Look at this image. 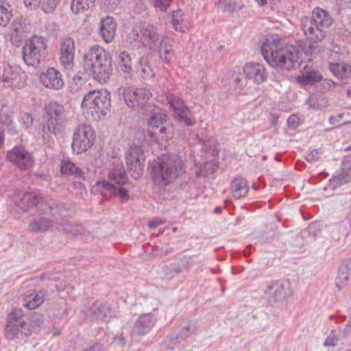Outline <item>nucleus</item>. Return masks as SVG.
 <instances>
[{
  "mask_svg": "<svg viewBox=\"0 0 351 351\" xmlns=\"http://www.w3.org/2000/svg\"><path fill=\"white\" fill-rule=\"evenodd\" d=\"M97 185L98 187H102L105 190L113 193L114 195L119 196L122 199L127 200L129 198L128 191L124 188H117L114 184L106 181L97 182Z\"/></svg>",
  "mask_w": 351,
  "mask_h": 351,
  "instance_id": "34",
  "label": "nucleus"
},
{
  "mask_svg": "<svg viewBox=\"0 0 351 351\" xmlns=\"http://www.w3.org/2000/svg\"><path fill=\"white\" fill-rule=\"evenodd\" d=\"M164 223V221L160 219H156L154 220H151L148 222V226L150 228H154L157 227L158 226Z\"/></svg>",
  "mask_w": 351,
  "mask_h": 351,
  "instance_id": "61",
  "label": "nucleus"
},
{
  "mask_svg": "<svg viewBox=\"0 0 351 351\" xmlns=\"http://www.w3.org/2000/svg\"><path fill=\"white\" fill-rule=\"evenodd\" d=\"M141 158H131L125 157L127 166L130 171L131 176L135 179H138L143 173V165L141 162Z\"/></svg>",
  "mask_w": 351,
  "mask_h": 351,
  "instance_id": "32",
  "label": "nucleus"
},
{
  "mask_svg": "<svg viewBox=\"0 0 351 351\" xmlns=\"http://www.w3.org/2000/svg\"><path fill=\"white\" fill-rule=\"evenodd\" d=\"M104 346L101 343H96L91 346L87 351H104Z\"/></svg>",
  "mask_w": 351,
  "mask_h": 351,
  "instance_id": "62",
  "label": "nucleus"
},
{
  "mask_svg": "<svg viewBox=\"0 0 351 351\" xmlns=\"http://www.w3.org/2000/svg\"><path fill=\"white\" fill-rule=\"evenodd\" d=\"M25 24L21 19L14 21L12 24V33L10 40L13 43H16L25 37Z\"/></svg>",
  "mask_w": 351,
  "mask_h": 351,
  "instance_id": "37",
  "label": "nucleus"
},
{
  "mask_svg": "<svg viewBox=\"0 0 351 351\" xmlns=\"http://www.w3.org/2000/svg\"><path fill=\"white\" fill-rule=\"evenodd\" d=\"M247 79V77H245L244 72L243 71V73L233 75L230 83L234 85L235 88L237 87H243L246 85Z\"/></svg>",
  "mask_w": 351,
  "mask_h": 351,
  "instance_id": "49",
  "label": "nucleus"
},
{
  "mask_svg": "<svg viewBox=\"0 0 351 351\" xmlns=\"http://www.w3.org/2000/svg\"><path fill=\"white\" fill-rule=\"evenodd\" d=\"M342 166V172L334 178V180H338L340 184H346L351 180V167L350 163L344 162Z\"/></svg>",
  "mask_w": 351,
  "mask_h": 351,
  "instance_id": "44",
  "label": "nucleus"
},
{
  "mask_svg": "<svg viewBox=\"0 0 351 351\" xmlns=\"http://www.w3.org/2000/svg\"><path fill=\"white\" fill-rule=\"evenodd\" d=\"M46 291H40L36 294L29 295L25 300L24 306L29 309H34L39 306L45 300Z\"/></svg>",
  "mask_w": 351,
  "mask_h": 351,
  "instance_id": "36",
  "label": "nucleus"
},
{
  "mask_svg": "<svg viewBox=\"0 0 351 351\" xmlns=\"http://www.w3.org/2000/svg\"><path fill=\"white\" fill-rule=\"evenodd\" d=\"M143 114L147 118V124L156 129L167 121V116L164 114L161 109L153 104H146Z\"/></svg>",
  "mask_w": 351,
  "mask_h": 351,
  "instance_id": "16",
  "label": "nucleus"
},
{
  "mask_svg": "<svg viewBox=\"0 0 351 351\" xmlns=\"http://www.w3.org/2000/svg\"><path fill=\"white\" fill-rule=\"evenodd\" d=\"M42 84L47 88L60 90L64 86L62 75L54 68H49L40 75Z\"/></svg>",
  "mask_w": 351,
  "mask_h": 351,
  "instance_id": "14",
  "label": "nucleus"
},
{
  "mask_svg": "<svg viewBox=\"0 0 351 351\" xmlns=\"http://www.w3.org/2000/svg\"><path fill=\"white\" fill-rule=\"evenodd\" d=\"M38 206L44 213H49L53 217L60 215L64 210V206L53 199L41 202Z\"/></svg>",
  "mask_w": 351,
  "mask_h": 351,
  "instance_id": "30",
  "label": "nucleus"
},
{
  "mask_svg": "<svg viewBox=\"0 0 351 351\" xmlns=\"http://www.w3.org/2000/svg\"><path fill=\"white\" fill-rule=\"evenodd\" d=\"M41 199L42 197L39 195L27 193L21 198L19 206L24 211H27L35 206H40Z\"/></svg>",
  "mask_w": 351,
  "mask_h": 351,
  "instance_id": "33",
  "label": "nucleus"
},
{
  "mask_svg": "<svg viewBox=\"0 0 351 351\" xmlns=\"http://www.w3.org/2000/svg\"><path fill=\"white\" fill-rule=\"evenodd\" d=\"M280 39H273L261 47L265 60L272 66L291 71L295 67L299 56L298 50L292 47H282Z\"/></svg>",
  "mask_w": 351,
  "mask_h": 351,
  "instance_id": "1",
  "label": "nucleus"
},
{
  "mask_svg": "<svg viewBox=\"0 0 351 351\" xmlns=\"http://www.w3.org/2000/svg\"><path fill=\"white\" fill-rule=\"evenodd\" d=\"M46 121L43 125V132L58 134L64 128V117L63 107L56 103L49 104L45 107Z\"/></svg>",
  "mask_w": 351,
  "mask_h": 351,
  "instance_id": "6",
  "label": "nucleus"
},
{
  "mask_svg": "<svg viewBox=\"0 0 351 351\" xmlns=\"http://www.w3.org/2000/svg\"><path fill=\"white\" fill-rule=\"evenodd\" d=\"M307 36L308 38L300 43V45L302 50L306 55L313 56V54H317L319 52V46L317 45L319 41L311 39L309 35Z\"/></svg>",
  "mask_w": 351,
  "mask_h": 351,
  "instance_id": "38",
  "label": "nucleus"
},
{
  "mask_svg": "<svg viewBox=\"0 0 351 351\" xmlns=\"http://www.w3.org/2000/svg\"><path fill=\"white\" fill-rule=\"evenodd\" d=\"M302 74L298 77V81L304 84H313L319 82L322 77L320 73L305 64L302 69Z\"/></svg>",
  "mask_w": 351,
  "mask_h": 351,
  "instance_id": "26",
  "label": "nucleus"
},
{
  "mask_svg": "<svg viewBox=\"0 0 351 351\" xmlns=\"http://www.w3.org/2000/svg\"><path fill=\"white\" fill-rule=\"evenodd\" d=\"M195 332L194 328H191L190 324L183 326L180 331L177 338L184 339L191 336Z\"/></svg>",
  "mask_w": 351,
  "mask_h": 351,
  "instance_id": "54",
  "label": "nucleus"
},
{
  "mask_svg": "<svg viewBox=\"0 0 351 351\" xmlns=\"http://www.w3.org/2000/svg\"><path fill=\"white\" fill-rule=\"evenodd\" d=\"M319 158V152L317 149H315L312 151L308 156H307V160L310 162L315 161Z\"/></svg>",
  "mask_w": 351,
  "mask_h": 351,
  "instance_id": "60",
  "label": "nucleus"
},
{
  "mask_svg": "<svg viewBox=\"0 0 351 351\" xmlns=\"http://www.w3.org/2000/svg\"><path fill=\"white\" fill-rule=\"evenodd\" d=\"M84 68L95 80L106 83L112 71L111 58L101 47L93 46L84 56Z\"/></svg>",
  "mask_w": 351,
  "mask_h": 351,
  "instance_id": "2",
  "label": "nucleus"
},
{
  "mask_svg": "<svg viewBox=\"0 0 351 351\" xmlns=\"http://www.w3.org/2000/svg\"><path fill=\"white\" fill-rule=\"evenodd\" d=\"M60 62L65 69L74 66L75 41L71 37L62 38L60 44Z\"/></svg>",
  "mask_w": 351,
  "mask_h": 351,
  "instance_id": "11",
  "label": "nucleus"
},
{
  "mask_svg": "<svg viewBox=\"0 0 351 351\" xmlns=\"http://www.w3.org/2000/svg\"><path fill=\"white\" fill-rule=\"evenodd\" d=\"M160 56L162 59L164 60L167 63L170 62L171 60V54L172 53V47L169 45V43L165 39H161L158 44V49L157 50Z\"/></svg>",
  "mask_w": 351,
  "mask_h": 351,
  "instance_id": "41",
  "label": "nucleus"
},
{
  "mask_svg": "<svg viewBox=\"0 0 351 351\" xmlns=\"http://www.w3.org/2000/svg\"><path fill=\"white\" fill-rule=\"evenodd\" d=\"M329 69L337 77L348 79L351 77V66L348 64L343 62L330 63Z\"/></svg>",
  "mask_w": 351,
  "mask_h": 351,
  "instance_id": "31",
  "label": "nucleus"
},
{
  "mask_svg": "<svg viewBox=\"0 0 351 351\" xmlns=\"http://www.w3.org/2000/svg\"><path fill=\"white\" fill-rule=\"evenodd\" d=\"M167 101L174 111L176 117L179 122L183 123L186 125H193L194 124V122L189 117L191 113L190 110L184 104L181 99L173 95H169L167 97Z\"/></svg>",
  "mask_w": 351,
  "mask_h": 351,
  "instance_id": "12",
  "label": "nucleus"
},
{
  "mask_svg": "<svg viewBox=\"0 0 351 351\" xmlns=\"http://www.w3.org/2000/svg\"><path fill=\"white\" fill-rule=\"evenodd\" d=\"M21 123L24 129H29L33 124V117L29 113L21 115Z\"/></svg>",
  "mask_w": 351,
  "mask_h": 351,
  "instance_id": "56",
  "label": "nucleus"
},
{
  "mask_svg": "<svg viewBox=\"0 0 351 351\" xmlns=\"http://www.w3.org/2000/svg\"><path fill=\"white\" fill-rule=\"evenodd\" d=\"M32 332H34L32 330V327L29 326V322H27V319H25L24 324L19 326V332L15 337L21 338L23 337H27Z\"/></svg>",
  "mask_w": 351,
  "mask_h": 351,
  "instance_id": "50",
  "label": "nucleus"
},
{
  "mask_svg": "<svg viewBox=\"0 0 351 351\" xmlns=\"http://www.w3.org/2000/svg\"><path fill=\"white\" fill-rule=\"evenodd\" d=\"M231 189L232 195L237 199H240L244 197L249 191L246 180L242 178H235L232 182Z\"/></svg>",
  "mask_w": 351,
  "mask_h": 351,
  "instance_id": "29",
  "label": "nucleus"
},
{
  "mask_svg": "<svg viewBox=\"0 0 351 351\" xmlns=\"http://www.w3.org/2000/svg\"><path fill=\"white\" fill-rule=\"evenodd\" d=\"M123 99L129 108L138 109L143 113L146 104H149L147 101L152 97L149 89L145 88H134L132 86L124 88L123 93Z\"/></svg>",
  "mask_w": 351,
  "mask_h": 351,
  "instance_id": "9",
  "label": "nucleus"
},
{
  "mask_svg": "<svg viewBox=\"0 0 351 351\" xmlns=\"http://www.w3.org/2000/svg\"><path fill=\"white\" fill-rule=\"evenodd\" d=\"M143 151L141 147L136 145H131L125 157L131 156V158H142Z\"/></svg>",
  "mask_w": 351,
  "mask_h": 351,
  "instance_id": "51",
  "label": "nucleus"
},
{
  "mask_svg": "<svg viewBox=\"0 0 351 351\" xmlns=\"http://www.w3.org/2000/svg\"><path fill=\"white\" fill-rule=\"evenodd\" d=\"M29 322L32 330L36 332L44 324V317L42 314L34 312L30 315Z\"/></svg>",
  "mask_w": 351,
  "mask_h": 351,
  "instance_id": "46",
  "label": "nucleus"
},
{
  "mask_svg": "<svg viewBox=\"0 0 351 351\" xmlns=\"http://www.w3.org/2000/svg\"><path fill=\"white\" fill-rule=\"evenodd\" d=\"M58 223L47 217H38L34 219L29 226V229L33 232H45L57 228Z\"/></svg>",
  "mask_w": 351,
  "mask_h": 351,
  "instance_id": "21",
  "label": "nucleus"
},
{
  "mask_svg": "<svg viewBox=\"0 0 351 351\" xmlns=\"http://www.w3.org/2000/svg\"><path fill=\"white\" fill-rule=\"evenodd\" d=\"M120 58V66L121 71L128 75L132 73V69L131 66V58L130 54L125 51H122L119 55Z\"/></svg>",
  "mask_w": 351,
  "mask_h": 351,
  "instance_id": "45",
  "label": "nucleus"
},
{
  "mask_svg": "<svg viewBox=\"0 0 351 351\" xmlns=\"http://www.w3.org/2000/svg\"><path fill=\"white\" fill-rule=\"evenodd\" d=\"M60 171L63 175L72 176L76 178L84 179V171L70 160H62Z\"/></svg>",
  "mask_w": 351,
  "mask_h": 351,
  "instance_id": "27",
  "label": "nucleus"
},
{
  "mask_svg": "<svg viewBox=\"0 0 351 351\" xmlns=\"http://www.w3.org/2000/svg\"><path fill=\"white\" fill-rule=\"evenodd\" d=\"M96 104L94 110L97 113L104 116L111 106V99L109 93L105 90H98Z\"/></svg>",
  "mask_w": 351,
  "mask_h": 351,
  "instance_id": "23",
  "label": "nucleus"
},
{
  "mask_svg": "<svg viewBox=\"0 0 351 351\" xmlns=\"http://www.w3.org/2000/svg\"><path fill=\"white\" fill-rule=\"evenodd\" d=\"M0 122L6 125L11 123V113L5 112L3 110H1L0 112Z\"/></svg>",
  "mask_w": 351,
  "mask_h": 351,
  "instance_id": "57",
  "label": "nucleus"
},
{
  "mask_svg": "<svg viewBox=\"0 0 351 351\" xmlns=\"http://www.w3.org/2000/svg\"><path fill=\"white\" fill-rule=\"evenodd\" d=\"M46 44L41 37L34 36L28 39L23 47V58L27 65L36 67L45 53Z\"/></svg>",
  "mask_w": 351,
  "mask_h": 351,
  "instance_id": "7",
  "label": "nucleus"
},
{
  "mask_svg": "<svg viewBox=\"0 0 351 351\" xmlns=\"http://www.w3.org/2000/svg\"><path fill=\"white\" fill-rule=\"evenodd\" d=\"M341 267H343L345 269L351 274V257L344 261Z\"/></svg>",
  "mask_w": 351,
  "mask_h": 351,
  "instance_id": "64",
  "label": "nucleus"
},
{
  "mask_svg": "<svg viewBox=\"0 0 351 351\" xmlns=\"http://www.w3.org/2000/svg\"><path fill=\"white\" fill-rule=\"evenodd\" d=\"M95 1V0H73L71 9L74 14H77L92 8Z\"/></svg>",
  "mask_w": 351,
  "mask_h": 351,
  "instance_id": "39",
  "label": "nucleus"
},
{
  "mask_svg": "<svg viewBox=\"0 0 351 351\" xmlns=\"http://www.w3.org/2000/svg\"><path fill=\"white\" fill-rule=\"evenodd\" d=\"M310 107L315 110H320L327 107L328 99L322 93H316L310 96Z\"/></svg>",
  "mask_w": 351,
  "mask_h": 351,
  "instance_id": "40",
  "label": "nucleus"
},
{
  "mask_svg": "<svg viewBox=\"0 0 351 351\" xmlns=\"http://www.w3.org/2000/svg\"><path fill=\"white\" fill-rule=\"evenodd\" d=\"M26 7L31 9L40 8L45 13H51L60 0H23Z\"/></svg>",
  "mask_w": 351,
  "mask_h": 351,
  "instance_id": "22",
  "label": "nucleus"
},
{
  "mask_svg": "<svg viewBox=\"0 0 351 351\" xmlns=\"http://www.w3.org/2000/svg\"><path fill=\"white\" fill-rule=\"evenodd\" d=\"M95 133L88 125H80L75 130L72 149L77 154L86 152L94 143Z\"/></svg>",
  "mask_w": 351,
  "mask_h": 351,
  "instance_id": "8",
  "label": "nucleus"
},
{
  "mask_svg": "<svg viewBox=\"0 0 351 351\" xmlns=\"http://www.w3.org/2000/svg\"><path fill=\"white\" fill-rule=\"evenodd\" d=\"M267 294L272 295L276 301H282L292 294L288 282L276 281L267 287L265 291Z\"/></svg>",
  "mask_w": 351,
  "mask_h": 351,
  "instance_id": "18",
  "label": "nucleus"
},
{
  "mask_svg": "<svg viewBox=\"0 0 351 351\" xmlns=\"http://www.w3.org/2000/svg\"><path fill=\"white\" fill-rule=\"evenodd\" d=\"M21 80L17 68L13 69L8 64H0V82H2L5 86L17 87Z\"/></svg>",
  "mask_w": 351,
  "mask_h": 351,
  "instance_id": "15",
  "label": "nucleus"
},
{
  "mask_svg": "<svg viewBox=\"0 0 351 351\" xmlns=\"http://www.w3.org/2000/svg\"><path fill=\"white\" fill-rule=\"evenodd\" d=\"M139 71L143 79H149L154 77V71L149 64L147 57L143 56L139 60Z\"/></svg>",
  "mask_w": 351,
  "mask_h": 351,
  "instance_id": "42",
  "label": "nucleus"
},
{
  "mask_svg": "<svg viewBox=\"0 0 351 351\" xmlns=\"http://www.w3.org/2000/svg\"><path fill=\"white\" fill-rule=\"evenodd\" d=\"M171 22L176 31H184L181 25V15L179 10L173 11Z\"/></svg>",
  "mask_w": 351,
  "mask_h": 351,
  "instance_id": "53",
  "label": "nucleus"
},
{
  "mask_svg": "<svg viewBox=\"0 0 351 351\" xmlns=\"http://www.w3.org/2000/svg\"><path fill=\"white\" fill-rule=\"evenodd\" d=\"M117 23L115 20L108 16L103 18L99 23V34L103 40L107 43H111L116 34Z\"/></svg>",
  "mask_w": 351,
  "mask_h": 351,
  "instance_id": "19",
  "label": "nucleus"
},
{
  "mask_svg": "<svg viewBox=\"0 0 351 351\" xmlns=\"http://www.w3.org/2000/svg\"><path fill=\"white\" fill-rule=\"evenodd\" d=\"M154 181L161 186L173 182L184 171L182 159L176 154H168L152 167Z\"/></svg>",
  "mask_w": 351,
  "mask_h": 351,
  "instance_id": "3",
  "label": "nucleus"
},
{
  "mask_svg": "<svg viewBox=\"0 0 351 351\" xmlns=\"http://www.w3.org/2000/svg\"><path fill=\"white\" fill-rule=\"evenodd\" d=\"M308 232L310 234H313L315 237L319 232V229L318 228V224L316 223H313L310 224L308 227Z\"/></svg>",
  "mask_w": 351,
  "mask_h": 351,
  "instance_id": "58",
  "label": "nucleus"
},
{
  "mask_svg": "<svg viewBox=\"0 0 351 351\" xmlns=\"http://www.w3.org/2000/svg\"><path fill=\"white\" fill-rule=\"evenodd\" d=\"M108 177L118 185H123L128 182L126 172L122 163L114 164L108 171Z\"/></svg>",
  "mask_w": 351,
  "mask_h": 351,
  "instance_id": "24",
  "label": "nucleus"
},
{
  "mask_svg": "<svg viewBox=\"0 0 351 351\" xmlns=\"http://www.w3.org/2000/svg\"><path fill=\"white\" fill-rule=\"evenodd\" d=\"M130 37L149 50H158L160 36L157 27L144 22L132 28Z\"/></svg>",
  "mask_w": 351,
  "mask_h": 351,
  "instance_id": "5",
  "label": "nucleus"
},
{
  "mask_svg": "<svg viewBox=\"0 0 351 351\" xmlns=\"http://www.w3.org/2000/svg\"><path fill=\"white\" fill-rule=\"evenodd\" d=\"M181 263H182V265H176V264H171L170 267L171 268V270L176 274H180L183 271L184 269H188L189 265V258L186 256H184L181 259Z\"/></svg>",
  "mask_w": 351,
  "mask_h": 351,
  "instance_id": "52",
  "label": "nucleus"
},
{
  "mask_svg": "<svg viewBox=\"0 0 351 351\" xmlns=\"http://www.w3.org/2000/svg\"><path fill=\"white\" fill-rule=\"evenodd\" d=\"M173 0H152L155 8L162 12H166L169 8Z\"/></svg>",
  "mask_w": 351,
  "mask_h": 351,
  "instance_id": "55",
  "label": "nucleus"
},
{
  "mask_svg": "<svg viewBox=\"0 0 351 351\" xmlns=\"http://www.w3.org/2000/svg\"><path fill=\"white\" fill-rule=\"evenodd\" d=\"M337 341L338 339L335 336L330 335L326 338L324 345L325 346H335L337 343Z\"/></svg>",
  "mask_w": 351,
  "mask_h": 351,
  "instance_id": "59",
  "label": "nucleus"
},
{
  "mask_svg": "<svg viewBox=\"0 0 351 351\" xmlns=\"http://www.w3.org/2000/svg\"><path fill=\"white\" fill-rule=\"evenodd\" d=\"M98 90H92L87 93L82 102V107L86 109H93L96 104Z\"/></svg>",
  "mask_w": 351,
  "mask_h": 351,
  "instance_id": "47",
  "label": "nucleus"
},
{
  "mask_svg": "<svg viewBox=\"0 0 351 351\" xmlns=\"http://www.w3.org/2000/svg\"><path fill=\"white\" fill-rule=\"evenodd\" d=\"M162 271L163 272L165 273V277L168 278H172L173 277V275H172V271L173 270H171V268L170 267V265L167 266H165L163 268H162Z\"/></svg>",
  "mask_w": 351,
  "mask_h": 351,
  "instance_id": "63",
  "label": "nucleus"
},
{
  "mask_svg": "<svg viewBox=\"0 0 351 351\" xmlns=\"http://www.w3.org/2000/svg\"><path fill=\"white\" fill-rule=\"evenodd\" d=\"M25 319H27V318L21 309H13L8 317V323L5 327L6 337L9 339L15 338L19 332V326L24 324Z\"/></svg>",
  "mask_w": 351,
  "mask_h": 351,
  "instance_id": "13",
  "label": "nucleus"
},
{
  "mask_svg": "<svg viewBox=\"0 0 351 351\" xmlns=\"http://www.w3.org/2000/svg\"><path fill=\"white\" fill-rule=\"evenodd\" d=\"M6 157L10 162L23 170L29 169L34 163L33 156L23 146H15L8 152Z\"/></svg>",
  "mask_w": 351,
  "mask_h": 351,
  "instance_id": "10",
  "label": "nucleus"
},
{
  "mask_svg": "<svg viewBox=\"0 0 351 351\" xmlns=\"http://www.w3.org/2000/svg\"><path fill=\"white\" fill-rule=\"evenodd\" d=\"M245 77L252 80L254 83L260 84L266 81L267 73L263 65L259 63H248L243 68Z\"/></svg>",
  "mask_w": 351,
  "mask_h": 351,
  "instance_id": "17",
  "label": "nucleus"
},
{
  "mask_svg": "<svg viewBox=\"0 0 351 351\" xmlns=\"http://www.w3.org/2000/svg\"><path fill=\"white\" fill-rule=\"evenodd\" d=\"M332 23V19L324 10L316 8L312 12V18H306L302 23V30L306 35L315 41H322L326 36L325 28Z\"/></svg>",
  "mask_w": 351,
  "mask_h": 351,
  "instance_id": "4",
  "label": "nucleus"
},
{
  "mask_svg": "<svg viewBox=\"0 0 351 351\" xmlns=\"http://www.w3.org/2000/svg\"><path fill=\"white\" fill-rule=\"evenodd\" d=\"M130 328L123 326L114 335L110 343V347L114 351H123L122 349L126 344Z\"/></svg>",
  "mask_w": 351,
  "mask_h": 351,
  "instance_id": "25",
  "label": "nucleus"
},
{
  "mask_svg": "<svg viewBox=\"0 0 351 351\" xmlns=\"http://www.w3.org/2000/svg\"><path fill=\"white\" fill-rule=\"evenodd\" d=\"M223 11L230 13L240 11L244 6L241 0H223Z\"/></svg>",
  "mask_w": 351,
  "mask_h": 351,
  "instance_id": "43",
  "label": "nucleus"
},
{
  "mask_svg": "<svg viewBox=\"0 0 351 351\" xmlns=\"http://www.w3.org/2000/svg\"><path fill=\"white\" fill-rule=\"evenodd\" d=\"M90 311L93 322H107L110 316V309L101 304H95Z\"/></svg>",
  "mask_w": 351,
  "mask_h": 351,
  "instance_id": "28",
  "label": "nucleus"
},
{
  "mask_svg": "<svg viewBox=\"0 0 351 351\" xmlns=\"http://www.w3.org/2000/svg\"><path fill=\"white\" fill-rule=\"evenodd\" d=\"M153 316L151 313L143 314L135 322L132 335L143 336L147 334L152 327Z\"/></svg>",
  "mask_w": 351,
  "mask_h": 351,
  "instance_id": "20",
  "label": "nucleus"
},
{
  "mask_svg": "<svg viewBox=\"0 0 351 351\" xmlns=\"http://www.w3.org/2000/svg\"><path fill=\"white\" fill-rule=\"evenodd\" d=\"M12 17V8L8 1L0 0V25L7 26Z\"/></svg>",
  "mask_w": 351,
  "mask_h": 351,
  "instance_id": "35",
  "label": "nucleus"
},
{
  "mask_svg": "<svg viewBox=\"0 0 351 351\" xmlns=\"http://www.w3.org/2000/svg\"><path fill=\"white\" fill-rule=\"evenodd\" d=\"M351 274L345 269L343 267H341L336 278V285L339 289H341L344 287L348 280L349 276Z\"/></svg>",
  "mask_w": 351,
  "mask_h": 351,
  "instance_id": "48",
  "label": "nucleus"
}]
</instances>
